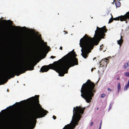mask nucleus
I'll return each mask as SVG.
<instances>
[{
  "mask_svg": "<svg viewBox=\"0 0 129 129\" xmlns=\"http://www.w3.org/2000/svg\"><path fill=\"white\" fill-rule=\"evenodd\" d=\"M117 79L118 80H119L120 79L119 77L118 76V77L117 78Z\"/></svg>",
  "mask_w": 129,
  "mask_h": 129,
  "instance_id": "obj_28",
  "label": "nucleus"
},
{
  "mask_svg": "<svg viewBox=\"0 0 129 129\" xmlns=\"http://www.w3.org/2000/svg\"><path fill=\"white\" fill-rule=\"evenodd\" d=\"M102 121H101V123L100 124V126H99V129H101V126H102Z\"/></svg>",
  "mask_w": 129,
  "mask_h": 129,
  "instance_id": "obj_19",
  "label": "nucleus"
},
{
  "mask_svg": "<svg viewBox=\"0 0 129 129\" xmlns=\"http://www.w3.org/2000/svg\"><path fill=\"white\" fill-rule=\"evenodd\" d=\"M98 109H99V108H96V110H98Z\"/></svg>",
  "mask_w": 129,
  "mask_h": 129,
  "instance_id": "obj_34",
  "label": "nucleus"
},
{
  "mask_svg": "<svg viewBox=\"0 0 129 129\" xmlns=\"http://www.w3.org/2000/svg\"><path fill=\"white\" fill-rule=\"evenodd\" d=\"M112 106V104H110V106H109V110L110 109H111Z\"/></svg>",
  "mask_w": 129,
  "mask_h": 129,
  "instance_id": "obj_21",
  "label": "nucleus"
},
{
  "mask_svg": "<svg viewBox=\"0 0 129 129\" xmlns=\"http://www.w3.org/2000/svg\"><path fill=\"white\" fill-rule=\"evenodd\" d=\"M62 46H60V49L61 50H62Z\"/></svg>",
  "mask_w": 129,
  "mask_h": 129,
  "instance_id": "obj_29",
  "label": "nucleus"
},
{
  "mask_svg": "<svg viewBox=\"0 0 129 129\" xmlns=\"http://www.w3.org/2000/svg\"><path fill=\"white\" fill-rule=\"evenodd\" d=\"M2 22L5 23L9 24V26H6L3 27L2 29L0 31V34L2 36L5 37L8 35L11 32V30L9 26H12L15 29H17L18 27L16 26H12L13 22L10 20H6L4 19L2 20Z\"/></svg>",
  "mask_w": 129,
  "mask_h": 129,
  "instance_id": "obj_7",
  "label": "nucleus"
},
{
  "mask_svg": "<svg viewBox=\"0 0 129 129\" xmlns=\"http://www.w3.org/2000/svg\"><path fill=\"white\" fill-rule=\"evenodd\" d=\"M34 66L30 62L27 63L25 65H21L18 67L8 71L4 75L5 77H8V79L14 78L16 75L19 76L21 74L24 73L27 70L31 71L34 70Z\"/></svg>",
  "mask_w": 129,
  "mask_h": 129,
  "instance_id": "obj_5",
  "label": "nucleus"
},
{
  "mask_svg": "<svg viewBox=\"0 0 129 129\" xmlns=\"http://www.w3.org/2000/svg\"><path fill=\"white\" fill-rule=\"evenodd\" d=\"M121 89L120 84V83H119L117 84V91L118 93L119 92V90Z\"/></svg>",
  "mask_w": 129,
  "mask_h": 129,
  "instance_id": "obj_14",
  "label": "nucleus"
},
{
  "mask_svg": "<svg viewBox=\"0 0 129 129\" xmlns=\"http://www.w3.org/2000/svg\"><path fill=\"white\" fill-rule=\"evenodd\" d=\"M93 39L85 35L80 40V46L82 48L81 55L85 58L88 57L89 53L93 48Z\"/></svg>",
  "mask_w": 129,
  "mask_h": 129,
  "instance_id": "obj_4",
  "label": "nucleus"
},
{
  "mask_svg": "<svg viewBox=\"0 0 129 129\" xmlns=\"http://www.w3.org/2000/svg\"><path fill=\"white\" fill-rule=\"evenodd\" d=\"M77 56L75 52L71 51L60 60L62 61L60 64L55 67L53 64H50L48 66H44L41 67L40 71L43 73L46 72L50 69H53L55 67L59 76H63L65 74L68 73L70 68L78 64V59L76 57Z\"/></svg>",
  "mask_w": 129,
  "mask_h": 129,
  "instance_id": "obj_2",
  "label": "nucleus"
},
{
  "mask_svg": "<svg viewBox=\"0 0 129 129\" xmlns=\"http://www.w3.org/2000/svg\"><path fill=\"white\" fill-rule=\"evenodd\" d=\"M56 57L55 56H51V58H52V59H53L55 58Z\"/></svg>",
  "mask_w": 129,
  "mask_h": 129,
  "instance_id": "obj_24",
  "label": "nucleus"
},
{
  "mask_svg": "<svg viewBox=\"0 0 129 129\" xmlns=\"http://www.w3.org/2000/svg\"><path fill=\"white\" fill-rule=\"evenodd\" d=\"M85 108H82L80 106L74 107L73 110V115L71 122V124H68L63 129H73L78 124L84 113Z\"/></svg>",
  "mask_w": 129,
  "mask_h": 129,
  "instance_id": "obj_6",
  "label": "nucleus"
},
{
  "mask_svg": "<svg viewBox=\"0 0 129 129\" xmlns=\"http://www.w3.org/2000/svg\"><path fill=\"white\" fill-rule=\"evenodd\" d=\"M127 19H129V11L127 12L124 16H121L120 17L113 18V20H120L121 21H125L126 23H127L126 21Z\"/></svg>",
  "mask_w": 129,
  "mask_h": 129,
  "instance_id": "obj_9",
  "label": "nucleus"
},
{
  "mask_svg": "<svg viewBox=\"0 0 129 129\" xmlns=\"http://www.w3.org/2000/svg\"><path fill=\"white\" fill-rule=\"evenodd\" d=\"M39 95H36L35 97L29 98L30 104L29 105L27 112L31 116L30 120L23 124H18L15 127V129H33L36 124V119L44 117L48 113L47 111L42 108L39 104Z\"/></svg>",
  "mask_w": 129,
  "mask_h": 129,
  "instance_id": "obj_1",
  "label": "nucleus"
},
{
  "mask_svg": "<svg viewBox=\"0 0 129 129\" xmlns=\"http://www.w3.org/2000/svg\"><path fill=\"white\" fill-rule=\"evenodd\" d=\"M106 60H108V59L107 58H106Z\"/></svg>",
  "mask_w": 129,
  "mask_h": 129,
  "instance_id": "obj_36",
  "label": "nucleus"
},
{
  "mask_svg": "<svg viewBox=\"0 0 129 129\" xmlns=\"http://www.w3.org/2000/svg\"><path fill=\"white\" fill-rule=\"evenodd\" d=\"M93 122H91V123H90V125L92 126L93 125Z\"/></svg>",
  "mask_w": 129,
  "mask_h": 129,
  "instance_id": "obj_27",
  "label": "nucleus"
},
{
  "mask_svg": "<svg viewBox=\"0 0 129 129\" xmlns=\"http://www.w3.org/2000/svg\"><path fill=\"white\" fill-rule=\"evenodd\" d=\"M4 110H3L1 112H2L3 111H4Z\"/></svg>",
  "mask_w": 129,
  "mask_h": 129,
  "instance_id": "obj_33",
  "label": "nucleus"
},
{
  "mask_svg": "<svg viewBox=\"0 0 129 129\" xmlns=\"http://www.w3.org/2000/svg\"><path fill=\"white\" fill-rule=\"evenodd\" d=\"M106 95V94L105 93H103L101 95V97L102 98H103Z\"/></svg>",
  "mask_w": 129,
  "mask_h": 129,
  "instance_id": "obj_20",
  "label": "nucleus"
},
{
  "mask_svg": "<svg viewBox=\"0 0 129 129\" xmlns=\"http://www.w3.org/2000/svg\"><path fill=\"white\" fill-rule=\"evenodd\" d=\"M3 79L2 78H0V85L3 84H4V83H3Z\"/></svg>",
  "mask_w": 129,
  "mask_h": 129,
  "instance_id": "obj_16",
  "label": "nucleus"
},
{
  "mask_svg": "<svg viewBox=\"0 0 129 129\" xmlns=\"http://www.w3.org/2000/svg\"><path fill=\"white\" fill-rule=\"evenodd\" d=\"M13 106H9V107H12Z\"/></svg>",
  "mask_w": 129,
  "mask_h": 129,
  "instance_id": "obj_32",
  "label": "nucleus"
},
{
  "mask_svg": "<svg viewBox=\"0 0 129 129\" xmlns=\"http://www.w3.org/2000/svg\"><path fill=\"white\" fill-rule=\"evenodd\" d=\"M23 101H21V102H23Z\"/></svg>",
  "mask_w": 129,
  "mask_h": 129,
  "instance_id": "obj_37",
  "label": "nucleus"
},
{
  "mask_svg": "<svg viewBox=\"0 0 129 129\" xmlns=\"http://www.w3.org/2000/svg\"><path fill=\"white\" fill-rule=\"evenodd\" d=\"M100 51L101 50H102V49L103 48V45H102L100 46Z\"/></svg>",
  "mask_w": 129,
  "mask_h": 129,
  "instance_id": "obj_22",
  "label": "nucleus"
},
{
  "mask_svg": "<svg viewBox=\"0 0 129 129\" xmlns=\"http://www.w3.org/2000/svg\"><path fill=\"white\" fill-rule=\"evenodd\" d=\"M129 87V80H128V83L125 86V87L124 88V90H126Z\"/></svg>",
  "mask_w": 129,
  "mask_h": 129,
  "instance_id": "obj_13",
  "label": "nucleus"
},
{
  "mask_svg": "<svg viewBox=\"0 0 129 129\" xmlns=\"http://www.w3.org/2000/svg\"><path fill=\"white\" fill-rule=\"evenodd\" d=\"M44 46L42 47V48L41 49V51H44L45 49V46L47 47V46L46 45V43L44 44Z\"/></svg>",
  "mask_w": 129,
  "mask_h": 129,
  "instance_id": "obj_15",
  "label": "nucleus"
},
{
  "mask_svg": "<svg viewBox=\"0 0 129 129\" xmlns=\"http://www.w3.org/2000/svg\"><path fill=\"white\" fill-rule=\"evenodd\" d=\"M64 32H66V33L65 34H67L68 33V32H67L66 31H64Z\"/></svg>",
  "mask_w": 129,
  "mask_h": 129,
  "instance_id": "obj_30",
  "label": "nucleus"
},
{
  "mask_svg": "<svg viewBox=\"0 0 129 129\" xmlns=\"http://www.w3.org/2000/svg\"><path fill=\"white\" fill-rule=\"evenodd\" d=\"M20 102H18V103H17V102H16V104H17V103H20Z\"/></svg>",
  "mask_w": 129,
  "mask_h": 129,
  "instance_id": "obj_35",
  "label": "nucleus"
},
{
  "mask_svg": "<svg viewBox=\"0 0 129 129\" xmlns=\"http://www.w3.org/2000/svg\"><path fill=\"white\" fill-rule=\"evenodd\" d=\"M7 81H7L5 82V83Z\"/></svg>",
  "mask_w": 129,
  "mask_h": 129,
  "instance_id": "obj_39",
  "label": "nucleus"
},
{
  "mask_svg": "<svg viewBox=\"0 0 129 129\" xmlns=\"http://www.w3.org/2000/svg\"><path fill=\"white\" fill-rule=\"evenodd\" d=\"M107 90L109 91H112V90L110 88H108L107 89Z\"/></svg>",
  "mask_w": 129,
  "mask_h": 129,
  "instance_id": "obj_26",
  "label": "nucleus"
},
{
  "mask_svg": "<svg viewBox=\"0 0 129 129\" xmlns=\"http://www.w3.org/2000/svg\"><path fill=\"white\" fill-rule=\"evenodd\" d=\"M115 4L116 7H119L121 5L120 3L118 1L116 2L115 3Z\"/></svg>",
  "mask_w": 129,
  "mask_h": 129,
  "instance_id": "obj_12",
  "label": "nucleus"
},
{
  "mask_svg": "<svg viewBox=\"0 0 129 129\" xmlns=\"http://www.w3.org/2000/svg\"><path fill=\"white\" fill-rule=\"evenodd\" d=\"M6 67H3L1 69L2 70H4L6 69Z\"/></svg>",
  "mask_w": 129,
  "mask_h": 129,
  "instance_id": "obj_23",
  "label": "nucleus"
},
{
  "mask_svg": "<svg viewBox=\"0 0 129 129\" xmlns=\"http://www.w3.org/2000/svg\"><path fill=\"white\" fill-rule=\"evenodd\" d=\"M121 38L120 40L117 41L118 44L120 46H121V45L123 42V41L122 39V36H121Z\"/></svg>",
  "mask_w": 129,
  "mask_h": 129,
  "instance_id": "obj_10",
  "label": "nucleus"
},
{
  "mask_svg": "<svg viewBox=\"0 0 129 129\" xmlns=\"http://www.w3.org/2000/svg\"><path fill=\"white\" fill-rule=\"evenodd\" d=\"M53 119H55L56 118V117L55 116L53 115Z\"/></svg>",
  "mask_w": 129,
  "mask_h": 129,
  "instance_id": "obj_25",
  "label": "nucleus"
},
{
  "mask_svg": "<svg viewBox=\"0 0 129 129\" xmlns=\"http://www.w3.org/2000/svg\"><path fill=\"white\" fill-rule=\"evenodd\" d=\"M43 43H44V44H45V43H44V42H43Z\"/></svg>",
  "mask_w": 129,
  "mask_h": 129,
  "instance_id": "obj_38",
  "label": "nucleus"
},
{
  "mask_svg": "<svg viewBox=\"0 0 129 129\" xmlns=\"http://www.w3.org/2000/svg\"><path fill=\"white\" fill-rule=\"evenodd\" d=\"M125 75L126 77H129V72H126L125 73Z\"/></svg>",
  "mask_w": 129,
  "mask_h": 129,
  "instance_id": "obj_18",
  "label": "nucleus"
},
{
  "mask_svg": "<svg viewBox=\"0 0 129 129\" xmlns=\"http://www.w3.org/2000/svg\"><path fill=\"white\" fill-rule=\"evenodd\" d=\"M111 15L112 16V17L111 18H110L109 21V23L112 22L113 21V18L112 19V18L113 17V16L111 14Z\"/></svg>",
  "mask_w": 129,
  "mask_h": 129,
  "instance_id": "obj_17",
  "label": "nucleus"
},
{
  "mask_svg": "<svg viewBox=\"0 0 129 129\" xmlns=\"http://www.w3.org/2000/svg\"><path fill=\"white\" fill-rule=\"evenodd\" d=\"M24 101H26V100H24Z\"/></svg>",
  "mask_w": 129,
  "mask_h": 129,
  "instance_id": "obj_40",
  "label": "nucleus"
},
{
  "mask_svg": "<svg viewBox=\"0 0 129 129\" xmlns=\"http://www.w3.org/2000/svg\"><path fill=\"white\" fill-rule=\"evenodd\" d=\"M129 66V61L126 62L123 66V68L126 69Z\"/></svg>",
  "mask_w": 129,
  "mask_h": 129,
  "instance_id": "obj_11",
  "label": "nucleus"
},
{
  "mask_svg": "<svg viewBox=\"0 0 129 129\" xmlns=\"http://www.w3.org/2000/svg\"><path fill=\"white\" fill-rule=\"evenodd\" d=\"M107 29L105 26L101 28L96 27V29L95 31V34L94 35V39L96 40H100L104 38L105 36V33L107 32Z\"/></svg>",
  "mask_w": 129,
  "mask_h": 129,
  "instance_id": "obj_8",
  "label": "nucleus"
},
{
  "mask_svg": "<svg viewBox=\"0 0 129 129\" xmlns=\"http://www.w3.org/2000/svg\"><path fill=\"white\" fill-rule=\"evenodd\" d=\"M93 68H92V69H91V71H92H92H93Z\"/></svg>",
  "mask_w": 129,
  "mask_h": 129,
  "instance_id": "obj_31",
  "label": "nucleus"
},
{
  "mask_svg": "<svg viewBox=\"0 0 129 129\" xmlns=\"http://www.w3.org/2000/svg\"><path fill=\"white\" fill-rule=\"evenodd\" d=\"M95 85L90 80L88 79L85 83H84L82 86L81 92V95L86 101L87 103H90L92 100L96 91L94 88Z\"/></svg>",
  "mask_w": 129,
  "mask_h": 129,
  "instance_id": "obj_3",
  "label": "nucleus"
}]
</instances>
